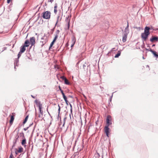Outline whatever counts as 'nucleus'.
Returning a JSON list of instances; mask_svg holds the SVG:
<instances>
[{
	"instance_id": "obj_1",
	"label": "nucleus",
	"mask_w": 158,
	"mask_h": 158,
	"mask_svg": "<svg viewBox=\"0 0 158 158\" xmlns=\"http://www.w3.org/2000/svg\"><path fill=\"white\" fill-rule=\"evenodd\" d=\"M150 28L148 27H146L144 29V31L143 33H142L141 34V37L143 40L146 41L147 40L148 36L149 35L150 33Z\"/></svg>"
},
{
	"instance_id": "obj_2",
	"label": "nucleus",
	"mask_w": 158,
	"mask_h": 158,
	"mask_svg": "<svg viewBox=\"0 0 158 158\" xmlns=\"http://www.w3.org/2000/svg\"><path fill=\"white\" fill-rule=\"evenodd\" d=\"M35 102L37 106L39 107L40 114H41L42 115H43V111L42 110V104L41 103V102L38 99L35 100Z\"/></svg>"
},
{
	"instance_id": "obj_3",
	"label": "nucleus",
	"mask_w": 158,
	"mask_h": 158,
	"mask_svg": "<svg viewBox=\"0 0 158 158\" xmlns=\"http://www.w3.org/2000/svg\"><path fill=\"white\" fill-rule=\"evenodd\" d=\"M42 17L45 19H49L51 18V13L50 11H47L44 12L43 14Z\"/></svg>"
},
{
	"instance_id": "obj_4",
	"label": "nucleus",
	"mask_w": 158,
	"mask_h": 158,
	"mask_svg": "<svg viewBox=\"0 0 158 158\" xmlns=\"http://www.w3.org/2000/svg\"><path fill=\"white\" fill-rule=\"evenodd\" d=\"M112 117L110 115H108L106 119V122L107 126H109L112 124Z\"/></svg>"
},
{
	"instance_id": "obj_5",
	"label": "nucleus",
	"mask_w": 158,
	"mask_h": 158,
	"mask_svg": "<svg viewBox=\"0 0 158 158\" xmlns=\"http://www.w3.org/2000/svg\"><path fill=\"white\" fill-rule=\"evenodd\" d=\"M15 116V113H13L11 114V115H10V125H11L13 122V121L14 120L15 118L14 117Z\"/></svg>"
},
{
	"instance_id": "obj_6",
	"label": "nucleus",
	"mask_w": 158,
	"mask_h": 158,
	"mask_svg": "<svg viewBox=\"0 0 158 158\" xmlns=\"http://www.w3.org/2000/svg\"><path fill=\"white\" fill-rule=\"evenodd\" d=\"M109 126H107L105 127L104 128V131L105 133L106 134V136L107 137L109 136V128L108 127Z\"/></svg>"
},
{
	"instance_id": "obj_7",
	"label": "nucleus",
	"mask_w": 158,
	"mask_h": 158,
	"mask_svg": "<svg viewBox=\"0 0 158 158\" xmlns=\"http://www.w3.org/2000/svg\"><path fill=\"white\" fill-rule=\"evenodd\" d=\"M61 19L62 18L60 17V15H59L57 16V20L55 24V26H56L57 27H59L60 26V23L59 24V22H60L61 21Z\"/></svg>"
},
{
	"instance_id": "obj_8",
	"label": "nucleus",
	"mask_w": 158,
	"mask_h": 158,
	"mask_svg": "<svg viewBox=\"0 0 158 158\" xmlns=\"http://www.w3.org/2000/svg\"><path fill=\"white\" fill-rule=\"evenodd\" d=\"M61 78L63 80H64V83L65 84L67 85H69L70 84V83L69 81L64 76H62L61 77Z\"/></svg>"
},
{
	"instance_id": "obj_9",
	"label": "nucleus",
	"mask_w": 158,
	"mask_h": 158,
	"mask_svg": "<svg viewBox=\"0 0 158 158\" xmlns=\"http://www.w3.org/2000/svg\"><path fill=\"white\" fill-rule=\"evenodd\" d=\"M150 40L152 42L157 41L158 40V37L157 36H152L150 39Z\"/></svg>"
},
{
	"instance_id": "obj_10",
	"label": "nucleus",
	"mask_w": 158,
	"mask_h": 158,
	"mask_svg": "<svg viewBox=\"0 0 158 158\" xmlns=\"http://www.w3.org/2000/svg\"><path fill=\"white\" fill-rule=\"evenodd\" d=\"M31 44V46L34 45L35 43V38L34 37H32L30 38V42Z\"/></svg>"
},
{
	"instance_id": "obj_11",
	"label": "nucleus",
	"mask_w": 158,
	"mask_h": 158,
	"mask_svg": "<svg viewBox=\"0 0 158 158\" xmlns=\"http://www.w3.org/2000/svg\"><path fill=\"white\" fill-rule=\"evenodd\" d=\"M128 28L129 24L128 22H127V25L124 30V34H126L127 35H128V33H129V30Z\"/></svg>"
},
{
	"instance_id": "obj_12",
	"label": "nucleus",
	"mask_w": 158,
	"mask_h": 158,
	"mask_svg": "<svg viewBox=\"0 0 158 158\" xmlns=\"http://www.w3.org/2000/svg\"><path fill=\"white\" fill-rule=\"evenodd\" d=\"M23 148L21 147H19L18 149L15 152V153L16 155H17L18 153H21L23 152Z\"/></svg>"
},
{
	"instance_id": "obj_13",
	"label": "nucleus",
	"mask_w": 158,
	"mask_h": 158,
	"mask_svg": "<svg viewBox=\"0 0 158 158\" xmlns=\"http://www.w3.org/2000/svg\"><path fill=\"white\" fill-rule=\"evenodd\" d=\"M26 47L24 45L22 46L20 48V51L19 53H22L25 52L26 50Z\"/></svg>"
},
{
	"instance_id": "obj_14",
	"label": "nucleus",
	"mask_w": 158,
	"mask_h": 158,
	"mask_svg": "<svg viewBox=\"0 0 158 158\" xmlns=\"http://www.w3.org/2000/svg\"><path fill=\"white\" fill-rule=\"evenodd\" d=\"M127 35L126 34H124L123 36L122 41L123 43L126 42L127 41Z\"/></svg>"
},
{
	"instance_id": "obj_15",
	"label": "nucleus",
	"mask_w": 158,
	"mask_h": 158,
	"mask_svg": "<svg viewBox=\"0 0 158 158\" xmlns=\"http://www.w3.org/2000/svg\"><path fill=\"white\" fill-rule=\"evenodd\" d=\"M30 42L28 40H26L24 43V45L26 47H28L29 46Z\"/></svg>"
},
{
	"instance_id": "obj_16",
	"label": "nucleus",
	"mask_w": 158,
	"mask_h": 158,
	"mask_svg": "<svg viewBox=\"0 0 158 158\" xmlns=\"http://www.w3.org/2000/svg\"><path fill=\"white\" fill-rule=\"evenodd\" d=\"M76 41V38L75 37H73L72 38V44L71 45V47H72L74 44H75V42Z\"/></svg>"
},
{
	"instance_id": "obj_17",
	"label": "nucleus",
	"mask_w": 158,
	"mask_h": 158,
	"mask_svg": "<svg viewBox=\"0 0 158 158\" xmlns=\"http://www.w3.org/2000/svg\"><path fill=\"white\" fill-rule=\"evenodd\" d=\"M57 4H55V6L54 7V13L55 14H56L57 11Z\"/></svg>"
},
{
	"instance_id": "obj_18",
	"label": "nucleus",
	"mask_w": 158,
	"mask_h": 158,
	"mask_svg": "<svg viewBox=\"0 0 158 158\" xmlns=\"http://www.w3.org/2000/svg\"><path fill=\"white\" fill-rule=\"evenodd\" d=\"M121 53V51H118V52L114 56V57L115 58L118 57L120 55Z\"/></svg>"
},
{
	"instance_id": "obj_19",
	"label": "nucleus",
	"mask_w": 158,
	"mask_h": 158,
	"mask_svg": "<svg viewBox=\"0 0 158 158\" xmlns=\"http://www.w3.org/2000/svg\"><path fill=\"white\" fill-rule=\"evenodd\" d=\"M28 117H29V116L28 115H27L26 117L25 118L23 122V124H24L25 123H26L27 122V119H28Z\"/></svg>"
},
{
	"instance_id": "obj_20",
	"label": "nucleus",
	"mask_w": 158,
	"mask_h": 158,
	"mask_svg": "<svg viewBox=\"0 0 158 158\" xmlns=\"http://www.w3.org/2000/svg\"><path fill=\"white\" fill-rule=\"evenodd\" d=\"M21 143L22 145H24L26 144V139H23Z\"/></svg>"
},
{
	"instance_id": "obj_21",
	"label": "nucleus",
	"mask_w": 158,
	"mask_h": 158,
	"mask_svg": "<svg viewBox=\"0 0 158 158\" xmlns=\"http://www.w3.org/2000/svg\"><path fill=\"white\" fill-rule=\"evenodd\" d=\"M66 20L68 23V27L69 28V27L70 19H68L67 18Z\"/></svg>"
},
{
	"instance_id": "obj_22",
	"label": "nucleus",
	"mask_w": 158,
	"mask_h": 158,
	"mask_svg": "<svg viewBox=\"0 0 158 158\" xmlns=\"http://www.w3.org/2000/svg\"><path fill=\"white\" fill-rule=\"evenodd\" d=\"M58 36V35H55V36L54 38V39L53 41L55 42L56 41V40L57 39V38Z\"/></svg>"
},
{
	"instance_id": "obj_23",
	"label": "nucleus",
	"mask_w": 158,
	"mask_h": 158,
	"mask_svg": "<svg viewBox=\"0 0 158 158\" xmlns=\"http://www.w3.org/2000/svg\"><path fill=\"white\" fill-rule=\"evenodd\" d=\"M63 98L64 100H65V102L67 104V102H68V101L67 100V97H66V96H64V97H63Z\"/></svg>"
},
{
	"instance_id": "obj_24",
	"label": "nucleus",
	"mask_w": 158,
	"mask_h": 158,
	"mask_svg": "<svg viewBox=\"0 0 158 158\" xmlns=\"http://www.w3.org/2000/svg\"><path fill=\"white\" fill-rule=\"evenodd\" d=\"M55 42H54V41H52V42L51 43V44H50V47H49V48H50L54 44Z\"/></svg>"
},
{
	"instance_id": "obj_25",
	"label": "nucleus",
	"mask_w": 158,
	"mask_h": 158,
	"mask_svg": "<svg viewBox=\"0 0 158 158\" xmlns=\"http://www.w3.org/2000/svg\"><path fill=\"white\" fill-rule=\"evenodd\" d=\"M60 32V31L59 30H57L56 31V35H58L59 33Z\"/></svg>"
},
{
	"instance_id": "obj_26",
	"label": "nucleus",
	"mask_w": 158,
	"mask_h": 158,
	"mask_svg": "<svg viewBox=\"0 0 158 158\" xmlns=\"http://www.w3.org/2000/svg\"><path fill=\"white\" fill-rule=\"evenodd\" d=\"M154 56H155L156 54V52L154 51L152 52V53Z\"/></svg>"
},
{
	"instance_id": "obj_27",
	"label": "nucleus",
	"mask_w": 158,
	"mask_h": 158,
	"mask_svg": "<svg viewBox=\"0 0 158 158\" xmlns=\"http://www.w3.org/2000/svg\"><path fill=\"white\" fill-rule=\"evenodd\" d=\"M13 156L12 154L10 155L9 158H13Z\"/></svg>"
},
{
	"instance_id": "obj_28",
	"label": "nucleus",
	"mask_w": 158,
	"mask_h": 158,
	"mask_svg": "<svg viewBox=\"0 0 158 158\" xmlns=\"http://www.w3.org/2000/svg\"><path fill=\"white\" fill-rule=\"evenodd\" d=\"M43 115H42L41 114H39L38 116L39 117V118H42Z\"/></svg>"
},
{
	"instance_id": "obj_29",
	"label": "nucleus",
	"mask_w": 158,
	"mask_h": 158,
	"mask_svg": "<svg viewBox=\"0 0 158 158\" xmlns=\"http://www.w3.org/2000/svg\"><path fill=\"white\" fill-rule=\"evenodd\" d=\"M11 1V0H7V3H9Z\"/></svg>"
},
{
	"instance_id": "obj_30",
	"label": "nucleus",
	"mask_w": 158,
	"mask_h": 158,
	"mask_svg": "<svg viewBox=\"0 0 158 158\" xmlns=\"http://www.w3.org/2000/svg\"><path fill=\"white\" fill-rule=\"evenodd\" d=\"M149 51L151 52L152 53V52H153L154 51H153L151 49H150L149 50Z\"/></svg>"
},
{
	"instance_id": "obj_31",
	"label": "nucleus",
	"mask_w": 158,
	"mask_h": 158,
	"mask_svg": "<svg viewBox=\"0 0 158 158\" xmlns=\"http://www.w3.org/2000/svg\"><path fill=\"white\" fill-rule=\"evenodd\" d=\"M58 106L59 107V109H58V110H59V111H60V106H59V105H58Z\"/></svg>"
},
{
	"instance_id": "obj_32",
	"label": "nucleus",
	"mask_w": 158,
	"mask_h": 158,
	"mask_svg": "<svg viewBox=\"0 0 158 158\" xmlns=\"http://www.w3.org/2000/svg\"><path fill=\"white\" fill-rule=\"evenodd\" d=\"M31 97L33 98H35V97L34 96H33V95H31Z\"/></svg>"
},
{
	"instance_id": "obj_33",
	"label": "nucleus",
	"mask_w": 158,
	"mask_h": 158,
	"mask_svg": "<svg viewBox=\"0 0 158 158\" xmlns=\"http://www.w3.org/2000/svg\"><path fill=\"white\" fill-rule=\"evenodd\" d=\"M156 57H158V55L157 54H156V55H155V56Z\"/></svg>"
},
{
	"instance_id": "obj_34",
	"label": "nucleus",
	"mask_w": 158,
	"mask_h": 158,
	"mask_svg": "<svg viewBox=\"0 0 158 158\" xmlns=\"http://www.w3.org/2000/svg\"><path fill=\"white\" fill-rule=\"evenodd\" d=\"M62 94L63 97H64V96H65V95L64 93H62Z\"/></svg>"
},
{
	"instance_id": "obj_35",
	"label": "nucleus",
	"mask_w": 158,
	"mask_h": 158,
	"mask_svg": "<svg viewBox=\"0 0 158 158\" xmlns=\"http://www.w3.org/2000/svg\"><path fill=\"white\" fill-rule=\"evenodd\" d=\"M62 94L63 97H64V96H65V95L64 93H62Z\"/></svg>"
},
{
	"instance_id": "obj_36",
	"label": "nucleus",
	"mask_w": 158,
	"mask_h": 158,
	"mask_svg": "<svg viewBox=\"0 0 158 158\" xmlns=\"http://www.w3.org/2000/svg\"><path fill=\"white\" fill-rule=\"evenodd\" d=\"M59 89H60V90H62L61 88L60 87V86H59Z\"/></svg>"
},
{
	"instance_id": "obj_37",
	"label": "nucleus",
	"mask_w": 158,
	"mask_h": 158,
	"mask_svg": "<svg viewBox=\"0 0 158 158\" xmlns=\"http://www.w3.org/2000/svg\"><path fill=\"white\" fill-rule=\"evenodd\" d=\"M60 91L61 92V94H62V93H64L63 91L62 90H60Z\"/></svg>"
},
{
	"instance_id": "obj_38",
	"label": "nucleus",
	"mask_w": 158,
	"mask_h": 158,
	"mask_svg": "<svg viewBox=\"0 0 158 158\" xmlns=\"http://www.w3.org/2000/svg\"><path fill=\"white\" fill-rule=\"evenodd\" d=\"M50 2L52 3L53 2V0H51Z\"/></svg>"
},
{
	"instance_id": "obj_39",
	"label": "nucleus",
	"mask_w": 158,
	"mask_h": 158,
	"mask_svg": "<svg viewBox=\"0 0 158 158\" xmlns=\"http://www.w3.org/2000/svg\"><path fill=\"white\" fill-rule=\"evenodd\" d=\"M66 46H68V43L66 44Z\"/></svg>"
},
{
	"instance_id": "obj_40",
	"label": "nucleus",
	"mask_w": 158,
	"mask_h": 158,
	"mask_svg": "<svg viewBox=\"0 0 158 158\" xmlns=\"http://www.w3.org/2000/svg\"><path fill=\"white\" fill-rule=\"evenodd\" d=\"M85 66H85V64H84V65H83V68H84V67H85Z\"/></svg>"
},
{
	"instance_id": "obj_41",
	"label": "nucleus",
	"mask_w": 158,
	"mask_h": 158,
	"mask_svg": "<svg viewBox=\"0 0 158 158\" xmlns=\"http://www.w3.org/2000/svg\"><path fill=\"white\" fill-rule=\"evenodd\" d=\"M24 130L25 131H26V130H27V129H26V128H24Z\"/></svg>"
},
{
	"instance_id": "obj_42",
	"label": "nucleus",
	"mask_w": 158,
	"mask_h": 158,
	"mask_svg": "<svg viewBox=\"0 0 158 158\" xmlns=\"http://www.w3.org/2000/svg\"><path fill=\"white\" fill-rule=\"evenodd\" d=\"M19 54H20V53H19V54H18V57H19Z\"/></svg>"
},
{
	"instance_id": "obj_43",
	"label": "nucleus",
	"mask_w": 158,
	"mask_h": 158,
	"mask_svg": "<svg viewBox=\"0 0 158 158\" xmlns=\"http://www.w3.org/2000/svg\"><path fill=\"white\" fill-rule=\"evenodd\" d=\"M155 46V44H153V45L152 46Z\"/></svg>"
}]
</instances>
